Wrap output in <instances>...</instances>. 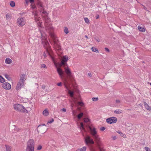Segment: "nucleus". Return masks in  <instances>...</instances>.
Listing matches in <instances>:
<instances>
[{
    "mask_svg": "<svg viewBox=\"0 0 151 151\" xmlns=\"http://www.w3.org/2000/svg\"><path fill=\"white\" fill-rule=\"evenodd\" d=\"M38 11H39V14L41 15L44 19L47 17V13L44 10V6L42 2L38 0Z\"/></svg>",
    "mask_w": 151,
    "mask_h": 151,
    "instance_id": "obj_1",
    "label": "nucleus"
},
{
    "mask_svg": "<svg viewBox=\"0 0 151 151\" xmlns=\"http://www.w3.org/2000/svg\"><path fill=\"white\" fill-rule=\"evenodd\" d=\"M90 131L91 133L93 138L94 139L98 145H99V142L100 141V139L99 137V135L97 134V132L96 131V129L93 127H89Z\"/></svg>",
    "mask_w": 151,
    "mask_h": 151,
    "instance_id": "obj_2",
    "label": "nucleus"
},
{
    "mask_svg": "<svg viewBox=\"0 0 151 151\" xmlns=\"http://www.w3.org/2000/svg\"><path fill=\"white\" fill-rule=\"evenodd\" d=\"M26 151H34V142L32 139L29 140L27 143Z\"/></svg>",
    "mask_w": 151,
    "mask_h": 151,
    "instance_id": "obj_3",
    "label": "nucleus"
},
{
    "mask_svg": "<svg viewBox=\"0 0 151 151\" xmlns=\"http://www.w3.org/2000/svg\"><path fill=\"white\" fill-rule=\"evenodd\" d=\"M14 107L15 110L23 112L28 113L27 110L22 105L15 104L14 105Z\"/></svg>",
    "mask_w": 151,
    "mask_h": 151,
    "instance_id": "obj_4",
    "label": "nucleus"
},
{
    "mask_svg": "<svg viewBox=\"0 0 151 151\" xmlns=\"http://www.w3.org/2000/svg\"><path fill=\"white\" fill-rule=\"evenodd\" d=\"M46 30L49 33L52 37H54V35L53 33L54 28L51 25L48 24L46 25Z\"/></svg>",
    "mask_w": 151,
    "mask_h": 151,
    "instance_id": "obj_5",
    "label": "nucleus"
},
{
    "mask_svg": "<svg viewBox=\"0 0 151 151\" xmlns=\"http://www.w3.org/2000/svg\"><path fill=\"white\" fill-rule=\"evenodd\" d=\"M68 60V57L67 55H65L63 56L62 58L61 61L60 65V66H63L65 67L67 65V64L66 62Z\"/></svg>",
    "mask_w": 151,
    "mask_h": 151,
    "instance_id": "obj_6",
    "label": "nucleus"
},
{
    "mask_svg": "<svg viewBox=\"0 0 151 151\" xmlns=\"http://www.w3.org/2000/svg\"><path fill=\"white\" fill-rule=\"evenodd\" d=\"M117 120V118L115 117H111L107 119L106 121L108 124H111L116 123Z\"/></svg>",
    "mask_w": 151,
    "mask_h": 151,
    "instance_id": "obj_7",
    "label": "nucleus"
},
{
    "mask_svg": "<svg viewBox=\"0 0 151 151\" xmlns=\"http://www.w3.org/2000/svg\"><path fill=\"white\" fill-rule=\"evenodd\" d=\"M85 143L86 145H88L89 144H93L94 142L93 139L91 138V137L87 136L85 138Z\"/></svg>",
    "mask_w": 151,
    "mask_h": 151,
    "instance_id": "obj_8",
    "label": "nucleus"
},
{
    "mask_svg": "<svg viewBox=\"0 0 151 151\" xmlns=\"http://www.w3.org/2000/svg\"><path fill=\"white\" fill-rule=\"evenodd\" d=\"M17 22L18 24L22 27L25 24V21L24 18L21 17L18 18Z\"/></svg>",
    "mask_w": 151,
    "mask_h": 151,
    "instance_id": "obj_9",
    "label": "nucleus"
},
{
    "mask_svg": "<svg viewBox=\"0 0 151 151\" xmlns=\"http://www.w3.org/2000/svg\"><path fill=\"white\" fill-rule=\"evenodd\" d=\"M3 88L6 90H9L11 87V85L8 82L4 83L2 84Z\"/></svg>",
    "mask_w": 151,
    "mask_h": 151,
    "instance_id": "obj_10",
    "label": "nucleus"
},
{
    "mask_svg": "<svg viewBox=\"0 0 151 151\" xmlns=\"http://www.w3.org/2000/svg\"><path fill=\"white\" fill-rule=\"evenodd\" d=\"M57 70L60 77L61 78H63L64 77V73L62 69L58 67L57 68Z\"/></svg>",
    "mask_w": 151,
    "mask_h": 151,
    "instance_id": "obj_11",
    "label": "nucleus"
},
{
    "mask_svg": "<svg viewBox=\"0 0 151 151\" xmlns=\"http://www.w3.org/2000/svg\"><path fill=\"white\" fill-rule=\"evenodd\" d=\"M65 88L68 90V93L70 95V97L73 98V99H75L76 98L73 97L74 92L69 90L68 87L67 85H65Z\"/></svg>",
    "mask_w": 151,
    "mask_h": 151,
    "instance_id": "obj_12",
    "label": "nucleus"
},
{
    "mask_svg": "<svg viewBox=\"0 0 151 151\" xmlns=\"http://www.w3.org/2000/svg\"><path fill=\"white\" fill-rule=\"evenodd\" d=\"M24 83H25L22 81H19L16 86V89L17 90L20 89Z\"/></svg>",
    "mask_w": 151,
    "mask_h": 151,
    "instance_id": "obj_13",
    "label": "nucleus"
},
{
    "mask_svg": "<svg viewBox=\"0 0 151 151\" xmlns=\"http://www.w3.org/2000/svg\"><path fill=\"white\" fill-rule=\"evenodd\" d=\"M26 75L24 74H23L20 76V78L19 81H22L24 83L25 81L26 80Z\"/></svg>",
    "mask_w": 151,
    "mask_h": 151,
    "instance_id": "obj_14",
    "label": "nucleus"
},
{
    "mask_svg": "<svg viewBox=\"0 0 151 151\" xmlns=\"http://www.w3.org/2000/svg\"><path fill=\"white\" fill-rule=\"evenodd\" d=\"M65 71L66 74L69 77H70L71 75V72L69 69L68 67L67 68H65Z\"/></svg>",
    "mask_w": 151,
    "mask_h": 151,
    "instance_id": "obj_15",
    "label": "nucleus"
},
{
    "mask_svg": "<svg viewBox=\"0 0 151 151\" xmlns=\"http://www.w3.org/2000/svg\"><path fill=\"white\" fill-rule=\"evenodd\" d=\"M39 30L40 31V33L41 36L42 38L43 39H45V36L46 35L43 32L42 29H39Z\"/></svg>",
    "mask_w": 151,
    "mask_h": 151,
    "instance_id": "obj_16",
    "label": "nucleus"
},
{
    "mask_svg": "<svg viewBox=\"0 0 151 151\" xmlns=\"http://www.w3.org/2000/svg\"><path fill=\"white\" fill-rule=\"evenodd\" d=\"M144 105L145 108L147 110L151 111V106H149L148 104L145 102H144Z\"/></svg>",
    "mask_w": 151,
    "mask_h": 151,
    "instance_id": "obj_17",
    "label": "nucleus"
},
{
    "mask_svg": "<svg viewBox=\"0 0 151 151\" xmlns=\"http://www.w3.org/2000/svg\"><path fill=\"white\" fill-rule=\"evenodd\" d=\"M87 147L86 146H84L81 148H79L77 149L76 151H86V150Z\"/></svg>",
    "mask_w": 151,
    "mask_h": 151,
    "instance_id": "obj_18",
    "label": "nucleus"
},
{
    "mask_svg": "<svg viewBox=\"0 0 151 151\" xmlns=\"http://www.w3.org/2000/svg\"><path fill=\"white\" fill-rule=\"evenodd\" d=\"M5 62L6 63L10 64L12 63V60L9 58H7L6 59Z\"/></svg>",
    "mask_w": 151,
    "mask_h": 151,
    "instance_id": "obj_19",
    "label": "nucleus"
},
{
    "mask_svg": "<svg viewBox=\"0 0 151 151\" xmlns=\"http://www.w3.org/2000/svg\"><path fill=\"white\" fill-rule=\"evenodd\" d=\"M138 29L141 32H144L145 31V29L143 27H141V26H138Z\"/></svg>",
    "mask_w": 151,
    "mask_h": 151,
    "instance_id": "obj_20",
    "label": "nucleus"
},
{
    "mask_svg": "<svg viewBox=\"0 0 151 151\" xmlns=\"http://www.w3.org/2000/svg\"><path fill=\"white\" fill-rule=\"evenodd\" d=\"M43 114L44 115L47 116L49 114L48 111L46 109H45L43 111Z\"/></svg>",
    "mask_w": 151,
    "mask_h": 151,
    "instance_id": "obj_21",
    "label": "nucleus"
},
{
    "mask_svg": "<svg viewBox=\"0 0 151 151\" xmlns=\"http://www.w3.org/2000/svg\"><path fill=\"white\" fill-rule=\"evenodd\" d=\"M33 13V15H34V17L35 20V21L37 22V21H38V19H37V12H35L34 13Z\"/></svg>",
    "mask_w": 151,
    "mask_h": 151,
    "instance_id": "obj_22",
    "label": "nucleus"
},
{
    "mask_svg": "<svg viewBox=\"0 0 151 151\" xmlns=\"http://www.w3.org/2000/svg\"><path fill=\"white\" fill-rule=\"evenodd\" d=\"M122 112V110L120 109H118L114 111V113L116 114H121Z\"/></svg>",
    "mask_w": 151,
    "mask_h": 151,
    "instance_id": "obj_23",
    "label": "nucleus"
},
{
    "mask_svg": "<svg viewBox=\"0 0 151 151\" xmlns=\"http://www.w3.org/2000/svg\"><path fill=\"white\" fill-rule=\"evenodd\" d=\"M5 146L6 147V151H10L11 149V147L8 145H5Z\"/></svg>",
    "mask_w": 151,
    "mask_h": 151,
    "instance_id": "obj_24",
    "label": "nucleus"
},
{
    "mask_svg": "<svg viewBox=\"0 0 151 151\" xmlns=\"http://www.w3.org/2000/svg\"><path fill=\"white\" fill-rule=\"evenodd\" d=\"M91 50L95 52H96L99 53V50L95 48L94 47H92L91 48Z\"/></svg>",
    "mask_w": 151,
    "mask_h": 151,
    "instance_id": "obj_25",
    "label": "nucleus"
},
{
    "mask_svg": "<svg viewBox=\"0 0 151 151\" xmlns=\"http://www.w3.org/2000/svg\"><path fill=\"white\" fill-rule=\"evenodd\" d=\"M135 127L132 128L130 130V131L131 133H133L135 132Z\"/></svg>",
    "mask_w": 151,
    "mask_h": 151,
    "instance_id": "obj_26",
    "label": "nucleus"
},
{
    "mask_svg": "<svg viewBox=\"0 0 151 151\" xmlns=\"http://www.w3.org/2000/svg\"><path fill=\"white\" fill-rule=\"evenodd\" d=\"M83 115V113H81L80 114H79L77 116V117L78 119H81V118L82 117Z\"/></svg>",
    "mask_w": 151,
    "mask_h": 151,
    "instance_id": "obj_27",
    "label": "nucleus"
},
{
    "mask_svg": "<svg viewBox=\"0 0 151 151\" xmlns=\"http://www.w3.org/2000/svg\"><path fill=\"white\" fill-rule=\"evenodd\" d=\"M5 81L4 79L1 76H0V82L3 83Z\"/></svg>",
    "mask_w": 151,
    "mask_h": 151,
    "instance_id": "obj_28",
    "label": "nucleus"
},
{
    "mask_svg": "<svg viewBox=\"0 0 151 151\" xmlns=\"http://www.w3.org/2000/svg\"><path fill=\"white\" fill-rule=\"evenodd\" d=\"M118 133L120 135L123 137L125 138L126 137V135L125 134L122 133L121 132H118Z\"/></svg>",
    "mask_w": 151,
    "mask_h": 151,
    "instance_id": "obj_29",
    "label": "nucleus"
},
{
    "mask_svg": "<svg viewBox=\"0 0 151 151\" xmlns=\"http://www.w3.org/2000/svg\"><path fill=\"white\" fill-rule=\"evenodd\" d=\"M10 6L12 7H14L15 5V3L13 1H11L10 3Z\"/></svg>",
    "mask_w": 151,
    "mask_h": 151,
    "instance_id": "obj_30",
    "label": "nucleus"
},
{
    "mask_svg": "<svg viewBox=\"0 0 151 151\" xmlns=\"http://www.w3.org/2000/svg\"><path fill=\"white\" fill-rule=\"evenodd\" d=\"M11 16L10 14H7L6 15V18L7 19H9L11 18Z\"/></svg>",
    "mask_w": 151,
    "mask_h": 151,
    "instance_id": "obj_31",
    "label": "nucleus"
},
{
    "mask_svg": "<svg viewBox=\"0 0 151 151\" xmlns=\"http://www.w3.org/2000/svg\"><path fill=\"white\" fill-rule=\"evenodd\" d=\"M40 67L41 68H47V67L45 64H42L41 65Z\"/></svg>",
    "mask_w": 151,
    "mask_h": 151,
    "instance_id": "obj_32",
    "label": "nucleus"
},
{
    "mask_svg": "<svg viewBox=\"0 0 151 151\" xmlns=\"http://www.w3.org/2000/svg\"><path fill=\"white\" fill-rule=\"evenodd\" d=\"M5 78L7 79L9 81L11 79V78L7 74H6L5 75Z\"/></svg>",
    "mask_w": 151,
    "mask_h": 151,
    "instance_id": "obj_33",
    "label": "nucleus"
},
{
    "mask_svg": "<svg viewBox=\"0 0 151 151\" xmlns=\"http://www.w3.org/2000/svg\"><path fill=\"white\" fill-rule=\"evenodd\" d=\"M64 32L65 33L67 34L69 32L68 29L67 27H65L64 29Z\"/></svg>",
    "mask_w": 151,
    "mask_h": 151,
    "instance_id": "obj_34",
    "label": "nucleus"
},
{
    "mask_svg": "<svg viewBox=\"0 0 151 151\" xmlns=\"http://www.w3.org/2000/svg\"><path fill=\"white\" fill-rule=\"evenodd\" d=\"M78 103L79 105L81 106H83L84 104L83 103L82 101L78 102Z\"/></svg>",
    "mask_w": 151,
    "mask_h": 151,
    "instance_id": "obj_35",
    "label": "nucleus"
},
{
    "mask_svg": "<svg viewBox=\"0 0 151 151\" xmlns=\"http://www.w3.org/2000/svg\"><path fill=\"white\" fill-rule=\"evenodd\" d=\"M145 150L146 151H151L150 148L147 147H145Z\"/></svg>",
    "mask_w": 151,
    "mask_h": 151,
    "instance_id": "obj_36",
    "label": "nucleus"
},
{
    "mask_svg": "<svg viewBox=\"0 0 151 151\" xmlns=\"http://www.w3.org/2000/svg\"><path fill=\"white\" fill-rule=\"evenodd\" d=\"M98 98L97 97L96 98H93L92 99V100L93 101H96L98 100Z\"/></svg>",
    "mask_w": 151,
    "mask_h": 151,
    "instance_id": "obj_37",
    "label": "nucleus"
},
{
    "mask_svg": "<svg viewBox=\"0 0 151 151\" xmlns=\"http://www.w3.org/2000/svg\"><path fill=\"white\" fill-rule=\"evenodd\" d=\"M84 20L86 23H88L89 22V20L87 18H85Z\"/></svg>",
    "mask_w": 151,
    "mask_h": 151,
    "instance_id": "obj_38",
    "label": "nucleus"
},
{
    "mask_svg": "<svg viewBox=\"0 0 151 151\" xmlns=\"http://www.w3.org/2000/svg\"><path fill=\"white\" fill-rule=\"evenodd\" d=\"M38 27H40L41 29H44V28H42V22L41 23L40 22H38Z\"/></svg>",
    "mask_w": 151,
    "mask_h": 151,
    "instance_id": "obj_39",
    "label": "nucleus"
},
{
    "mask_svg": "<svg viewBox=\"0 0 151 151\" xmlns=\"http://www.w3.org/2000/svg\"><path fill=\"white\" fill-rule=\"evenodd\" d=\"M97 145H98L97 144ZM98 146L99 147V150H100V151H105L104 149L101 148V147H100V144L99 143V145H98Z\"/></svg>",
    "mask_w": 151,
    "mask_h": 151,
    "instance_id": "obj_40",
    "label": "nucleus"
},
{
    "mask_svg": "<svg viewBox=\"0 0 151 151\" xmlns=\"http://www.w3.org/2000/svg\"><path fill=\"white\" fill-rule=\"evenodd\" d=\"M54 121V120L53 119H52V120H50V121H48L47 122V124H48L49 123H52Z\"/></svg>",
    "mask_w": 151,
    "mask_h": 151,
    "instance_id": "obj_41",
    "label": "nucleus"
},
{
    "mask_svg": "<svg viewBox=\"0 0 151 151\" xmlns=\"http://www.w3.org/2000/svg\"><path fill=\"white\" fill-rule=\"evenodd\" d=\"M95 39L98 42H100V40L98 37H96L95 38Z\"/></svg>",
    "mask_w": 151,
    "mask_h": 151,
    "instance_id": "obj_42",
    "label": "nucleus"
},
{
    "mask_svg": "<svg viewBox=\"0 0 151 151\" xmlns=\"http://www.w3.org/2000/svg\"><path fill=\"white\" fill-rule=\"evenodd\" d=\"M105 50L107 52H109V49L107 48V47H105Z\"/></svg>",
    "mask_w": 151,
    "mask_h": 151,
    "instance_id": "obj_43",
    "label": "nucleus"
},
{
    "mask_svg": "<svg viewBox=\"0 0 151 151\" xmlns=\"http://www.w3.org/2000/svg\"><path fill=\"white\" fill-rule=\"evenodd\" d=\"M105 128L104 127H102L101 128H100V130L102 131H104V130H105Z\"/></svg>",
    "mask_w": 151,
    "mask_h": 151,
    "instance_id": "obj_44",
    "label": "nucleus"
},
{
    "mask_svg": "<svg viewBox=\"0 0 151 151\" xmlns=\"http://www.w3.org/2000/svg\"><path fill=\"white\" fill-rule=\"evenodd\" d=\"M57 85L59 86H62V83L61 82H60L57 83Z\"/></svg>",
    "mask_w": 151,
    "mask_h": 151,
    "instance_id": "obj_45",
    "label": "nucleus"
},
{
    "mask_svg": "<svg viewBox=\"0 0 151 151\" xmlns=\"http://www.w3.org/2000/svg\"><path fill=\"white\" fill-rule=\"evenodd\" d=\"M116 104H119L120 102V101L119 100H116Z\"/></svg>",
    "mask_w": 151,
    "mask_h": 151,
    "instance_id": "obj_46",
    "label": "nucleus"
},
{
    "mask_svg": "<svg viewBox=\"0 0 151 151\" xmlns=\"http://www.w3.org/2000/svg\"><path fill=\"white\" fill-rule=\"evenodd\" d=\"M84 120L85 122H87L88 121V119L85 118L84 119Z\"/></svg>",
    "mask_w": 151,
    "mask_h": 151,
    "instance_id": "obj_47",
    "label": "nucleus"
},
{
    "mask_svg": "<svg viewBox=\"0 0 151 151\" xmlns=\"http://www.w3.org/2000/svg\"><path fill=\"white\" fill-rule=\"evenodd\" d=\"M42 148V146L41 145H38V150H41Z\"/></svg>",
    "mask_w": 151,
    "mask_h": 151,
    "instance_id": "obj_48",
    "label": "nucleus"
},
{
    "mask_svg": "<svg viewBox=\"0 0 151 151\" xmlns=\"http://www.w3.org/2000/svg\"><path fill=\"white\" fill-rule=\"evenodd\" d=\"M88 75L90 77H91L92 76V75L91 73H88Z\"/></svg>",
    "mask_w": 151,
    "mask_h": 151,
    "instance_id": "obj_49",
    "label": "nucleus"
},
{
    "mask_svg": "<svg viewBox=\"0 0 151 151\" xmlns=\"http://www.w3.org/2000/svg\"><path fill=\"white\" fill-rule=\"evenodd\" d=\"M81 127L82 128V129H84V126H83V124L82 123H81Z\"/></svg>",
    "mask_w": 151,
    "mask_h": 151,
    "instance_id": "obj_50",
    "label": "nucleus"
},
{
    "mask_svg": "<svg viewBox=\"0 0 151 151\" xmlns=\"http://www.w3.org/2000/svg\"><path fill=\"white\" fill-rule=\"evenodd\" d=\"M61 110L64 112H65L66 111V109L65 108L62 109H61Z\"/></svg>",
    "mask_w": 151,
    "mask_h": 151,
    "instance_id": "obj_51",
    "label": "nucleus"
},
{
    "mask_svg": "<svg viewBox=\"0 0 151 151\" xmlns=\"http://www.w3.org/2000/svg\"><path fill=\"white\" fill-rule=\"evenodd\" d=\"M45 86L44 85H42V89H44L45 88Z\"/></svg>",
    "mask_w": 151,
    "mask_h": 151,
    "instance_id": "obj_52",
    "label": "nucleus"
},
{
    "mask_svg": "<svg viewBox=\"0 0 151 151\" xmlns=\"http://www.w3.org/2000/svg\"><path fill=\"white\" fill-rule=\"evenodd\" d=\"M142 6L143 7V9H145L146 10H147V8L144 5H142Z\"/></svg>",
    "mask_w": 151,
    "mask_h": 151,
    "instance_id": "obj_53",
    "label": "nucleus"
},
{
    "mask_svg": "<svg viewBox=\"0 0 151 151\" xmlns=\"http://www.w3.org/2000/svg\"><path fill=\"white\" fill-rule=\"evenodd\" d=\"M29 1L32 4L34 2V0H29Z\"/></svg>",
    "mask_w": 151,
    "mask_h": 151,
    "instance_id": "obj_54",
    "label": "nucleus"
},
{
    "mask_svg": "<svg viewBox=\"0 0 151 151\" xmlns=\"http://www.w3.org/2000/svg\"><path fill=\"white\" fill-rule=\"evenodd\" d=\"M25 1L27 4L29 2V0H25Z\"/></svg>",
    "mask_w": 151,
    "mask_h": 151,
    "instance_id": "obj_55",
    "label": "nucleus"
},
{
    "mask_svg": "<svg viewBox=\"0 0 151 151\" xmlns=\"http://www.w3.org/2000/svg\"><path fill=\"white\" fill-rule=\"evenodd\" d=\"M43 56L44 57H46V54L45 53V52H44Z\"/></svg>",
    "mask_w": 151,
    "mask_h": 151,
    "instance_id": "obj_56",
    "label": "nucleus"
},
{
    "mask_svg": "<svg viewBox=\"0 0 151 151\" xmlns=\"http://www.w3.org/2000/svg\"><path fill=\"white\" fill-rule=\"evenodd\" d=\"M90 151H96L94 149L92 148L91 149Z\"/></svg>",
    "mask_w": 151,
    "mask_h": 151,
    "instance_id": "obj_57",
    "label": "nucleus"
},
{
    "mask_svg": "<svg viewBox=\"0 0 151 151\" xmlns=\"http://www.w3.org/2000/svg\"><path fill=\"white\" fill-rule=\"evenodd\" d=\"M96 18L98 19L99 18V15H96Z\"/></svg>",
    "mask_w": 151,
    "mask_h": 151,
    "instance_id": "obj_58",
    "label": "nucleus"
},
{
    "mask_svg": "<svg viewBox=\"0 0 151 151\" xmlns=\"http://www.w3.org/2000/svg\"><path fill=\"white\" fill-rule=\"evenodd\" d=\"M45 44H46V45L47 46L49 44V43H48V42L47 41L46 42Z\"/></svg>",
    "mask_w": 151,
    "mask_h": 151,
    "instance_id": "obj_59",
    "label": "nucleus"
},
{
    "mask_svg": "<svg viewBox=\"0 0 151 151\" xmlns=\"http://www.w3.org/2000/svg\"><path fill=\"white\" fill-rule=\"evenodd\" d=\"M113 139L114 140H115V139H116V137H113Z\"/></svg>",
    "mask_w": 151,
    "mask_h": 151,
    "instance_id": "obj_60",
    "label": "nucleus"
},
{
    "mask_svg": "<svg viewBox=\"0 0 151 151\" xmlns=\"http://www.w3.org/2000/svg\"><path fill=\"white\" fill-rule=\"evenodd\" d=\"M85 37L86 38H87V39H88V37L87 36V35H86L85 36Z\"/></svg>",
    "mask_w": 151,
    "mask_h": 151,
    "instance_id": "obj_61",
    "label": "nucleus"
},
{
    "mask_svg": "<svg viewBox=\"0 0 151 151\" xmlns=\"http://www.w3.org/2000/svg\"><path fill=\"white\" fill-rule=\"evenodd\" d=\"M41 126V125H38V127H40Z\"/></svg>",
    "mask_w": 151,
    "mask_h": 151,
    "instance_id": "obj_62",
    "label": "nucleus"
},
{
    "mask_svg": "<svg viewBox=\"0 0 151 151\" xmlns=\"http://www.w3.org/2000/svg\"><path fill=\"white\" fill-rule=\"evenodd\" d=\"M58 47L59 49L60 48V46H59Z\"/></svg>",
    "mask_w": 151,
    "mask_h": 151,
    "instance_id": "obj_63",
    "label": "nucleus"
},
{
    "mask_svg": "<svg viewBox=\"0 0 151 151\" xmlns=\"http://www.w3.org/2000/svg\"><path fill=\"white\" fill-rule=\"evenodd\" d=\"M39 18H40V17H38V21L39 20Z\"/></svg>",
    "mask_w": 151,
    "mask_h": 151,
    "instance_id": "obj_64",
    "label": "nucleus"
}]
</instances>
